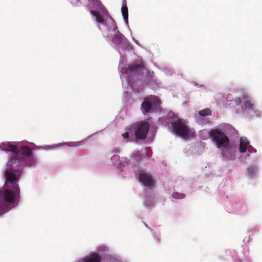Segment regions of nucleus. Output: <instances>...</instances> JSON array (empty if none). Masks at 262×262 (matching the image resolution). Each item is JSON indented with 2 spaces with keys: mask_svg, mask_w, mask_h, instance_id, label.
<instances>
[{
  "mask_svg": "<svg viewBox=\"0 0 262 262\" xmlns=\"http://www.w3.org/2000/svg\"><path fill=\"white\" fill-rule=\"evenodd\" d=\"M241 101H242V100H241V98H237L235 100V103H236V104H239L241 103Z\"/></svg>",
  "mask_w": 262,
  "mask_h": 262,
  "instance_id": "aec40b11",
  "label": "nucleus"
},
{
  "mask_svg": "<svg viewBox=\"0 0 262 262\" xmlns=\"http://www.w3.org/2000/svg\"><path fill=\"white\" fill-rule=\"evenodd\" d=\"M112 21L113 22L114 26V31L115 32H116L112 39V42L115 45H121L125 41V38L121 33L119 32V31L117 30V27L115 22L113 20Z\"/></svg>",
  "mask_w": 262,
  "mask_h": 262,
  "instance_id": "1a4fd4ad",
  "label": "nucleus"
},
{
  "mask_svg": "<svg viewBox=\"0 0 262 262\" xmlns=\"http://www.w3.org/2000/svg\"><path fill=\"white\" fill-rule=\"evenodd\" d=\"M145 68L142 61H137L134 62L128 68V71L131 73L139 74L142 71L145 70Z\"/></svg>",
  "mask_w": 262,
  "mask_h": 262,
  "instance_id": "6e6552de",
  "label": "nucleus"
},
{
  "mask_svg": "<svg viewBox=\"0 0 262 262\" xmlns=\"http://www.w3.org/2000/svg\"><path fill=\"white\" fill-rule=\"evenodd\" d=\"M161 104L160 99L155 96L146 97L141 104V109L144 115L149 113L152 109L158 108Z\"/></svg>",
  "mask_w": 262,
  "mask_h": 262,
  "instance_id": "39448f33",
  "label": "nucleus"
},
{
  "mask_svg": "<svg viewBox=\"0 0 262 262\" xmlns=\"http://www.w3.org/2000/svg\"><path fill=\"white\" fill-rule=\"evenodd\" d=\"M101 256L97 253H93L81 259L78 262H101Z\"/></svg>",
  "mask_w": 262,
  "mask_h": 262,
  "instance_id": "9d476101",
  "label": "nucleus"
},
{
  "mask_svg": "<svg viewBox=\"0 0 262 262\" xmlns=\"http://www.w3.org/2000/svg\"><path fill=\"white\" fill-rule=\"evenodd\" d=\"M209 135L215 146L222 149L223 156L228 159H232L233 155L229 149L230 140L228 136L219 128L211 129Z\"/></svg>",
  "mask_w": 262,
  "mask_h": 262,
  "instance_id": "7ed1b4c3",
  "label": "nucleus"
},
{
  "mask_svg": "<svg viewBox=\"0 0 262 262\" xmlns=\"http://www.w3.org/2000/svg\"><path fill=\"white\" fill-rule=\"evenodd\" d=\"M248 146H250V142L246 138H241L240 139L239 151L241 153L245 152Z\"/></svg>",
  "mask_w": 262,
  "mask_h": 262,
  "instance_id": "9b49d317",
  "label": "nucleus"
},
{
  "mask_svg": "<svg viewBox=\"0 0 262 262\" xmlns=\"http://www.w3.org/2000/svg\"><path fill=\"white\" fill-rule=\"evenodd\" d=\"M91 13L96 17V20L98 23L103 24L104 20L100 14L95 11L92 10Z\"/></svg>",
  "mask_w": 262,
  "mask_h": 262,
  "instance_id": "ddd939ff",
  "label": "nucleus"
},
{
  "mask_svg": "<svg viewBox=\"0 0 262 262\" xmlns=\"http://www.w3.org/2000/svg\"><path fill=\"white\" fill-rule=\"evenodd\" d=\"M135 135L137 139L144 140L149 129L148 122L142 121L135 124Z\"/></svg>",
  "mask_w": 262,
  "mask_h": 262,
  "instance_id": "423d86ee",
  "label": "nucleus"
},
{
  "mask_svg": "<svg viewBox=\"0 0 262 262\" xmlns=\"http://www.w3.org/2000/svg\"><path fill=\"white\" fill-rule=\"evenodd\" d=\"M17 152L18 156L16 157V161L19 162L21 168L18 169L19 175H16L17 172L15 171L17 168H14L11 177L12 183L7 185L6 187L0 189V215L9 212L17 205L20 201V189L18 182L23 173L25 157L31 158L32 156V152L28 146H23L19 149L17 148Z\"/></svg>",
  "mask_w": 262,
  "mask_h": 262,
  "instance_id": "f257e3e1",
  "label": "nucleus"
},
{
  "mask_svg": "<svg viewBox=\"0 0 262 262\" xmlns=\"http://www.w3.org/2000/svg\"><path fill=\"white\" fill-rule=\"evenodd\" d=\"M247 170L249 171V175L252 176L256 173L257 170V168L256 166H251L250 167H248Z\"/></svg>",
  "mask_w": 262,
  "mask_h": 262,
  "instance_id": "dca6fc26",
  "label": "nucleus"
},
{
  "mask_svg": "<svg viewBox=\"0 0 262 262\" xmlns=\"http://www.w3.org/2000/svg\"><path fill=\"white\" fill-rule=\"evenodd\" d=\"M254 104L250 101L246 100L242 107L243 111L253 110Z\"/></svg>",
  "mask_w": 262,
  "mask_h": 262,
  "instance_id": "f8f14e48",
  "label": "nucleus"
},
{
  "mask_svg": "<svg viewBox=\"0 0 262 262\" xmlns=\"http://www.w3.org/2000/svg\"><path fill=\"white\" fill-rule=\"evenodd\" d=\"M122 137L124 139H127L129 137V134L128 133H125L122 134Z\"/></svg>",
  "mask_w": 262,
  "mask_h": 262,
  "instance_id": "6ab92c4d",
  "label": "nucleus"
},
{
  "mask_svg": "<svg viewBox=\"0 0 262 262\" xmlns=\"http://www.w3.org/2000/svg\"><path fill=\"white\" fill-rule=\"evenodd\" d=\"M140 153L139 152H137V153H136L134 155V157L135 159H137V158L139 157L140 156Z\"/></svg>",
  "mask_w": 262,
  "mask_h": 262,
  "instance_id": "412c9836",
  "label": "nucleus"
},
{
  "mask_svg": "<svg viewBox=\"0 0 262 262\" xmlns=\"http://www.w3.org/2000/svg\"><path fill=\"white\" fill-rule=\"evenodd\" d=\"M121 12L124 19L126 22L128 21V8L126 6H123L121 8Z\"/></svg>",
  "mask_w": 262,
  "mask_h": 262,
  "instance_id": "4468645a",
  "label": "nucleus"
},
{
  "mask_svg": "<svg viewBox=\"0 0 262 262\" xmlns=\"http://www.w3.org/2000/svg\"><path fill=\"white\" fill-rule=\"evenodd\" d=\"M249 98V96L248 95H244V96L242 97V99L243 100L245 99L247 100Z\"/></svg>",
  "mask_w": 262,
  "mask_h": 262,
  "instance_id": "4be33fe9",
  "label": "nucleus"
},
{
  "mask_svg": "<svg viewBox=\"0 0 262 262\" xmlns=\"http://www.w3.org/2000/svg\"><path fill=\"white\" fill-rule=\"evenodd\" d=\"M199 114L202 117H205L206 116L211 115V112L209 108H205L203 110L199 111Z\"/></svg>",
  "mask_w": 262,
  "mask_h": 262,
  "instance_id": "2eb2a0df",
  "label": "nucleus"
},
{
  "mask_svg": "<svg viewBox=\"0 0 262 262\" xmlns=\"http://www.w3.org/2000/svg\"><path fill=\"white\" fill-rule=\"evenodd\" d=\"M77 1H79V2H80V0H77Z\"/></svg>",
  "mask_w": 262,
  "mask_h": 262,
  "instance_id": "5701e85b",
  "label": "nucleus"
},
{
  "mask_svg": "<svg viewBox=\"0 0 262 262\" xmlns=\"http://www.w3.org/2000/svg\"><path fill=\"white\" fill-rule=\"evenodd\" d=\"M138 178L139 181L146 187H151L154 185L155 180L152 175L144 170L139 171Z\"/></svg>",
  "mask_w": 262,
  "mask_h": 262,
  "instance_id": "0eeeda50",
  "label": "nucleus"
},
{
  "mask_svg": "<svg viewBox=\"0 0 262 262\" xmlns=\"http://www.w3.org/2000/svg\"><path fill=\"white\" fill-rule=\"evenodd\" d=\"M172 196L176 199H181L185 197V194L176 192L172 194Z\"/></svg>",
  "mask_w": 262,
  "mask_h": 262,
  "instance_id": "f3484780",
  "label": "nucleus"
},
{
  "mask_svg": "<svg viewBox=\"0 0 262 262\" xmlns=\"http://www.w3.org/2000/svg\"><path fill=\"white\" fill-rule=\"evenodd\" d=\"M171 125L174 133L184 139L194 137L195 136L194 129L189 128L183 119H179L172 122Z\"/></svg>",
  "mask_w": 262,
  "mask_h": 262,
  "instance_id": "20e7f679",
  "label": "nucleus"
},
{
  "mask_svg": "<svg viewBox=\"0 0 262 262\" xmlns=\"http://www.w3.org/2000/svg\"><path fill=\"white\" fill-rule=\"evenodd\" d=\"M145 203L146 204V205L148 206H151L152 205H154V201H150L148 200V199H146L145 201Z\"/></svg>",
  "mask_w": 262,
  "mask_h": 262,
  "instance_id": "a211bd4d",
  "label": "nucleus"
},
{
  "mask_svg": "<svg viewBox=\"0 0 262 262\" xmlns=\"http://www.w3.org/2000/svg\"><path fill=\"white\" fill-rule=\"evenodd\" d=\"M2 149L3 150L11 151L10 159L8 161L6 165V169L5 173L6 181L5 185L3 187H6L7 185L12 183V180L11 177H12V172L13 171L14 168H18L17 170H15L17 174L19 175L18 169L21 168V165L19 164V162L16 161V157L18 156L17 152V147L15 145L10 143L9 142L3 143L0 145Z\"/></svg>",
  "mask_w": 262,
  "mask_h": 262,
  "instance_id": "f03ea898",
  "label": "nucleus"
}]
</instances>
